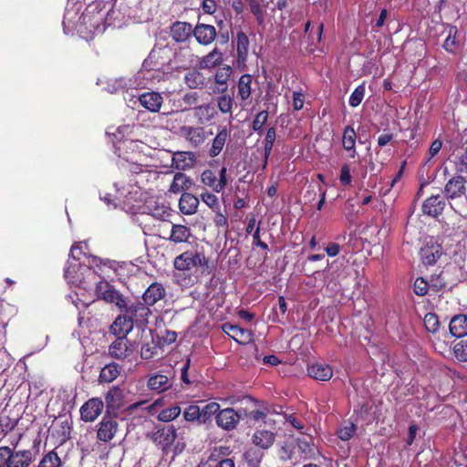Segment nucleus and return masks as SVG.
Segmentation results:
<instances>
[{"mask_svg":"<svg viewBox=\"0 0 467 467\" xmlns=\"http://www.w3.org/2000/svg\"><path fill=\"white\" fill-rule=\"evenodd\" d=\"M76 266H79V264L72 259L69 268L66 272V281L71 287L83 289L98 299L115 304L121 310L127 307V301L122 295L97 271L91 267H83L82 275L85 277L80 278L73 275Z\"/></svg>","mask_w":467,"mask_h":467,"instance_id":"obj_1","label":"nucleus"},{"mask_svg":"<svg viewBox=\"0 0 467 467\" xmlns=\"http://www.w3.org/2000/svg\"><path fill=\"white\" fill-rule=\"evenodd\" d=\"M106 12L104 8L100 6V4H94L88 5L85 12L78 16V21H75L78 13L67 9L64 15V30L76 29L78 33H84L86 30L88 33H102L107 24L105 23Z\"/></svg>","mask_w":467,"mask_h":467,"instance_id":"obj_2","label":"nucleus"},{"mask_svg":"<svg viewBox=\"0 0 467 467\" xmlns=\"http://www.w3.org/2000/svg\"><path fill=\"white\" fill-rule=\"evenodd\" d=\"M126 314L119 316L110 327V331L118 337L126 338L127 334L132 329L134 321H146L147 317L150 314L148 306L141 303L128 305Z\"/></svg>","mask_w":467,"mask_h":467,"instance_id":"obj_3","label":"nucleus"},{"mask_svg":"<svg viewBox=\"0 0 467 467\" xmlns=\"http://www.w3.org/2000/svg\"><path fill=\"white\" fill-rule=\"evenodd\" d=\"M161 49H153L142 64V68L136 74L139 78L138 86L153 85L164 78L165 74L161 71L164 62H160Z\"/></svg>","mask_w":467,"mask_h":467,"instance_id":"obj_4","label":"nucleus"},{"mask_svg":"<svg viewBox=\"0 0 467 467\" xmlns=\"http://www.w3.org/2000/svg\"><path fill=\"white\" fill-rule=\"evenodd\" d=\"M34 462L31 450H14L7 446L0 447V467H29Z\"/></svg>","mask_w":467,"mask_h":467,"instance_id":"obj_5","label":"nucleus"},{"mask_svg":"<svg viewBox=\"0 0 467 467\" xmlns=\"http://www.w3.org/2000/svg\"><path fill=\"white\" fill-rule=\"evenodd\" d=\"M173 264L177 270L186 271L197 266H205L207 260L202 253L186 251L176 256Z\"/></svg>","mask_w":467,"mask_h":467,"instance_id":"obj_6","label":"nucleus"},{"mask_svg":"<svg viewBox=\"0 0 467 467\" xmlns=\"http://www.w3.org/2000/svg\"><path fill=\"white\" fill-rule=\"evenodd\" d=\"M134 129L133 126L130 125H123L119 126L116 132L113 133V136L115 138V147L117 150H120L122 148L131 149L134 150L135 148H138L139 146V140H134L132 139L126 138L129 136L132 130Z\"/></svg>","mask_w":467,"mask_h":467,"instance_id":"obj_7","label":"nucleus"},{"mask_svg":"<svg viewBox=\"0 0 467 467\" xmlns=\"http://www.w3.org/2000/svg\"><path fill=\"white\" fill-rule=\"evenodd\" d=\"M222 329L239 344H248L253 340V333L248 329L239 327L237 325L225 323L222 326Z\"/></svg>","mask_w":467,"mask_h":467,"instance_id":"obj_8","label":"nucleus"},{"mask_svg":"<svg viewBox=\"0 0 467 467\" xmlns=\"http://www.w3.org/2000/svg\"><path fill=\"white\" fill-rule=\"evenodd\" d=\"M104 404L99 398L88 400L80 409L81 419L85 421H94L101 413Z\"/></svg>","mask_w":467,"mask_h":467,"instance_id":"obj_9","label":"nucleus"},{"mask_svg":"<svg viewBox=\"0 0 467 467\" xmlns=\"http://www.w3.org/2000/svg\"><path fill=\"white\" fill-rule=\"evenodd\" d=\"M118 431V423L110 417H103L99 424L98 439L101 441L108 442L113 439Z\"/></svg>","mask_w":467,"mask_h":467,"instance_id":"obj_10","label":"nucleus"},{"mask_svg":"<svg viewBox=\"0 0 467 467\" xmlns=\"http://www.w3.org/2000/svg\"><path fill=\"white\" fill-rule=\"evenodd\" d=\"M180 135L193 146H199L205 140V131L202 127L182 126Z\"/></svg>","mask_w":467,"mask_h":467,"instance_id":"obj_11","label":"nucleus"},{"mask_svg":"<svg viewBox=\"0 0 467 467\" xmlns=\"http://www.w3.org/2000/svg\"><path fill=\"white\" fill-rule=\"evenodd\" d=\"M420 254L423 263L426 265H433L442 254V249L440 244L431 239L426 245L421 248Z\"/></svg>","mask_w":467,"mask_h":467,"instance_id":"obj_12","label":"nucleus"},{"mask_svg":"<svg viewBox=\"0 0 467 467\" xmlns=\"http://www.w3.org/2000/svg\"><path fill=\"white\" fill-rule=\"evenodd\" d=\"M72 259L76 260L79 264V266H76L75 270H73V275L76 276H79L80 278L85 277L84 275H82L83 267H89V266L86 265L85 259H87V256L84 253H82L81 247L79 244L72 245L65 272H67V270L69 268L70 261ZM64 276L66 277V273H64Z\"/></svg>","mask_w":467,"mask_h":467,"instance_id":"obj_13","label":"nucleus"},{"mask_svg":"<svg viewBox=\"0 0 467 467\" xmlns=\"http://www.w3.org/2000/svg\"><path fill=\"white\" fill-rule=\"evenodd\" d=\"M172 386L171 378L166 374H151L147 381V387L150 390L156 392H164Z\"/></svg>","mask_w":467,"mask_h":467,"instance_id":"obj_14","label":"nucleus"},{"mask_svg":"<svg viewBox=\"0 0 467 467\" xmlns=\"http://www.w3.org/2000/svg\"><path fill=\"white\" fill-rule=\"evenodd\" d=\"M445 207V201L441 195H432L428 198L422 204V212L424 214L437 217L441 214Z\"/></svg>","mask_w":467,"mask_h":467,"instance_id":"obj_15","label":"nucleus"},{"mask_svg":"<svg viewBox=\"0 0 467 467\" xmlns=\"http://www.w3.org/2000/svg\"><path fill=\"white\" fill-rule=\"evenodd\" d=\"M140 104L151 112H158L162 105L163 99L157 92H145L139 96Z\"/></svg>","mask_w":467,"mask_h":467,"instance_id":"obj_16","label":"nucleus"},{"mask_svg":"<svg viewBox=\"0 0 467 467\" xmlns=\"http://www.w3.org/2000/svg\"><path fill=\"white\" fill-rule=\"evenodd\" d=\"M196 40L202 45L211 44L216 36V29L213 26L199 24L193 30Z\"/></svg>","mask_w":467,"mask_h":467,"instance_id":"obj_17","label":"nucleus"},{"mask_svg":"<svg viewBox=\"0 0 467 467\" xmlns=\"http://www.w3.org/2000/svg\"><path fill=\"white\" fill-rule=\"evenodd\" d=\"M225 451L224 448L213 450L206 462L207 467H235L232 458L224 457Z\"/></svg>","mask_w":467,"mask_h":467,"instance_id":"obj_18","label":"nucleus"},{"mask_svg":"<svg viewBox=\"0 0 467 467\" xmlns=\"http://www.w3.org/2000/svg\"><path fill=\"white\" fill-rule=\"evenodd\" d=\"M239 419L238 413L234 409H225L219 411L216 416V422L220 427L231 430L235 427Z\"/></svg>","mask_w":467,"mask_h":467,"instance_id":"obj_19","label":"nucleus"},{"mask_svg":"<svg viewBox=\"0 0 467 467\" xmlns=\"http://www.w3.org/2000/svg\"><path fill=\"white\" fill-rule=\"evenodd\" d=\"M239 64H245L249 53V38L243 31H238L234 39Z\"/></svg>","mask_w":467,"mask_h":467,"instance_id":"obj_20","label":"nucleus"},{"mask_svg":"<svg viewBox=\"0 0 467 467\" xmlns=\"http://www.w3.org/2000/svg\"><path fill=\"white\" fill-rule=\"evenodd\" d=\"M308 375L317 379L327 381L333 376V370L330 366L325 363H315L307 368Z\"/></svg>","mask_w":467,"mask_h":467,"instance_id":"obj_21","label":"nucleus"},{"mask_svg":"<svg viewBox=\"0 0 467 467\" xmlns=\"http://www.w3.org/2000/svg\"><path fill=\"white\" fill-rule=\"evenodd\" d=\"M109 351L111 357L118 359H124L131 354L132 349L128 346V340L126 338L118 337L111 343Z\"/></svg>","mask_w":467,"mask_h":467,"instance_id":"obj_22","label":"nucleus"},{"mask_svg":"<svg viewBox=\"0 0 467 467\" xmlns=\"http://www.w3.org/2000/svg\"><path fill=\"white\" fill-rule=\"evenodd\" d=\"M199 199L192 193L184 192L179 201V208L182 213L192 215L197 212Z\"/></svg>","mask_w":467,"mask_h":467,"instance_id":"obj_23","label":"nucleus"},{"mask_svg":"<svg viewBox=\"0 0 467 467\" xmlns=\"http://www.w3.org/2000/svg\"><path fill=\"white\" fill-rule=\"evenodd\" d=\"M275 434L267 430H256L252 437L253 443L264 450L270 448L275 441Z\"/></svg>","mask_w":467,"mask_h":467,"instance_id":"obj_24","label":"nucleus"},{"mask_svg":"<svg viewBox=\"0 0 467 467\" xmlns=\"http://www.w3.org/2000/svg\"><path fill=\"white\" fill-rule=\"evenodd\" d=\"M165 296L164 287L158 283L151 284L144 292L142 298L146 305L153 306Z\"/></svg>","mask_w":467,"mask_h":467,"instance_id":"obj_25","label":"nucleus"},{"mask_svg":"<svg viewBox=\"0 0 467 467\" xmlns=\"http://www.w3.org/2000/svg\"><path fill=\"white\" fill-rule=\"evenodd\" d=\"M464 179L462 176L451 178L445 185V193L448 198L454 199L464 194Z\"/></svg>","mask_w":467,"mask_h":467,"instance_id":"obj_26","label":"nucleus"},{"mask_svg":"<svg viewBox=\"0 0 467 467\" xmlns=\"http://www.w3.org/2000/svg\"><path fill=\"white\" fill-rule=\"evenodd\" d=\"M139 78L135 76L134 79L118 78L113 79L108 84V90L110 93L118 92L123 89L145 88L144 86H138Z\"/></svg>","mask_w":467,"mask_h":467,"instance_id":"obj_27","label":"nucleus"},{"mask_svg":"<svg viewBox=\"0 0 467 467\" xmlns=\"http://www.w3.org/2000/svg\"><path fill=\"white\" fill-rule=\"evenodd\" d=\"M215 114V109L211 104H203L193 108V116L200 124L211 121Z\"/></svg>","mask_w":467,"mask_h":467,"instance_id":"obj_28","label":"nucleus"},{"mask_svg":"<svg viewBox=\"0 0 467 467\" xmlns=\"http://www.w3.org/2000/svg\"><path fill=\"white\" fill-rule=\"evenodd\" d=\"M450 332L455 337H462L467 335V317L459 315L451 318L450 322Z\"/></svg>","mask_w":467,"mask_h":467,"instance_id":"obj_29","label":"nucleus"},{"mask_svg":"<svg viewBox=\"0 0 467 467\" xmlns=\"http://www.w3.org/2000/svg\"><path fill=\"white\" fill-rule=\"evenodd\" d=\"M356 131L353 127L348 126L345 128L342 138V145L344 150L349 151V157L356 156Z\"/></svg>","mask_w":467,"mask_h":467,"instance_id":"obj_30","label":"nucleus"},{"mask_svg":"<svg viewBox=\"0 0 467 467\" xmlns=\"http://www.w3.org/2000/svg\"><path fill=\"white\" fill-rule=\"evenodd\" d=\"M191 185V179L184 173L178 172L173 177V181L170 186L169 192L177 194L190 189Z\"/></svg>","mask_w":467,"mask_h":467,"instance_id":"obj_31","label":"nucleus"},{"mask_svg":"<svg viewBox=\"0 0 467 467\" xmlns=\"http://www.w3.org/2000/svg\"><path fill=\"white\" fill-rule=\"evenodd\" d=\"M180 67L182 68H188L199 62V57L195 56L190 48H182L175 57Z\"/></svg>","mask_w":467,"mask_h":467,"instance_id":"obj_32","label":"nucleus"},{"mask_svg":"<svg viewBox=\"0 0 467 467\" xmlns=\"http://www.w3.org/2000/svg\"><path fill=\"white\" fill-rule=\"evenodd\" d=\"M192 161L193 160L191 153L179 151L172 156L171 167L176 170L183 171L192 167Z\"/></svg>","mask_w":467,"mask_h":467,"instance_id":"obj_33","label":"nucleus"},{"mask_svg":"<svg viewBox=\"0 0 467 467\" xmlns=\"http://www.w3.org/2000/svg\"><path fill=\"white\" fill-rule=\"evenodd\" d=\"M222 61L223 54L217 48H214L206 56L199 58L198 64L201 68H212L220 65Z\"/></svg>","mask_w":467,"mask_h":467,"instance_id":"obj_34","label":"nucleus"},{"mask_svg":"<svg viewBox=\"0 0 467 467\" xmlns=\"http://www.w3.org/2000/svg\"><path fill=\"white\" fill-rule=\"evenodd\" d=\"M183 79L185 85L191 89L201 88L205 83V78L196 69L187 72L184 75Z\"/></svg>","mask_w":467,"mask_h":467,"instance_id":"obj_35","label":"nucleus"},{"mask_svg":"<svg viewBox=\"0 0 467 467\" xmlns=\"http://www.w3.org/2000/svg\"><path fill=\"white\" fill-rule=\"evenodd\" d=\"M191 30L189 24L177 22L171 27V36L177 42H182L190 36Z\"/></svg>","mask_w":467,"mask_h":467,"instance_id":"obj_36","label":"nucleus"},{"mask_svg":"<svg viewBox=\"0 0 467 467\" xmlns=\"http://www.w3.org/2000/svg\"><path fill=\"white\" fill-rule=\"evenodd\" d=\"M229 136V132L226 128L222 129L213 139L212 147L210 149V156L216 157L223 150L225 141Z\"/></svg>","mask_w":467,"mask_h":467,"instance_id":"obj_37","label":"nucleus"},{"mask_svg":"<svg viewBox=\"0 0 467 467\" xmlns=\"http://www.w3.org/2000/svg\"><path fill=\"white\" fill-rule=\"evenodd\" d=\"M191 237V231L182 224H173L170 239L174 243L187 242Z\"/></svg>","mask_w":467,"mask_h":467,"instance_id":"obj_38","label":"nucleus"},{"mask_svg":"<svg viewBox=\"0 0 467 467\" xmlns=\"http://www.w3.org/2000/svg\"><path fill=\"white\" fill-rule=\"evenodd\" d=\"M119 375V369L117 364L110 363L106 365L100 371L99 381L104 383H109L115 380Z\"/></svg>","mask_w":467,"mask_h":467,"instance_id":"obj_39","label":"nucleus"},{"mask_svg":"<svg viewBox=\"0 0 467 467\" xmlns=\"http://www.w3.org/2000/svg\"><path fill=\"white\" fill-rule=\"evenodd\" d=\"M201 182L215 192H222V185L218 182L216 174L211 170H205L201 174Z\"/></svg>","mask_w":467,"mask_h":467,"instance_id":"obj_40","label":"nucleus"},{"mask_svg":"<svg viewBox=\"0 0 467 467\" xmlns=\"http://www.w3.org/2000/svg\"><path fill=\"white\" fill-rule=\"evenodd\" d=\"M62 460L56 451L47 452L40 460L37 467H61Z\"/></svg>","mask_w":467,"mask_h":467,"instance_id":"obj_41","label":"nucleus"},{"mask_svg":"<svg viewBox=\"0 0 467 467\" xmlns=\"http://www.w3.org/2000/svg\"><path fill=\"white\" fill-rule=\"evenodd\" d=\"M252 77L250 75H243L238 81V95L242 100H246L251 95Z\"/></svg>","mask_w":467,"mask_h":467,"instance_id":"obj_42","label":"nucleus"},{"mask_svg":"<svg viewBox=\"0 0 467 467\" xmlns=\"http://www.w3.org/2000/svg\"><path fill=\"white\" fill-rule=\"evenodd\" d=\"M122 399V391L119 388L112 387L105 396V401L108 408H117L119 406Z\"/></svg>","mask_w":467,"mask_h":467,"instance_id":"obj_43","label":"nucleus"},{"mask_svg":"<svg viewBox=\"0 0 467 467\" xmlns=\"http://www.w3.org/2000/svg\"><path fill=\"white\" fill-rule=\"evenodd\" d=\"M275 138H276V131H275V128H269L267 130V132H266V135H265V146H264V150H265V161H264V168H265L266 164H267V160L272 152V149H273V146H274V143L275 141Z\"/></svg>","mask_w":467,"mask_h":467,"instance_id":"obj_44","label":"nucleus"},{"mask_svg":"<svg viewBox=\"0 0 467 467\" xmlns=\"http://www.w3.org/2000/svg\"><path fill=\"white\" fill-rule=\"evenodd\" d=\"M114 187L116 188V194L112 196L110 193H106L104 196H100V199L104 201L108 205L112 204L113 206H116V200H120L121 198H127L128 192L124 186H121V188H119V184L116 182L114 183Z\"/></svg>","mask_w":467,"mask_h":467,"instance_id":"obj_45","label":"nucleus"},{"mask_svg":"<svg viewBox=\"0 0 467 467\" xmlns=\"http://www.w3.org/2000/svg\"><path fill=\"white\" fill-rule=\"evenodd\" d=\"M147 209L149 210V213H151L154 217L161 220H165L170 216V209L164 204L154 202V205H151V202H149Z\"/></svg>","mask_w":467,"mask_h":467,"instance_id":"obj_46","label":"nucleus"},{"mask_svg":"<svg viewBox=\"0 0 467 467\" xmlns=\"http://www.w3.org/2000/svg\"><path fill=\"white\" fill-rule=\"evenodd\" d=\"M177 437V431L173 427L163 428L157 434V440L164 445L171 444Z\"/></svg>","mask_w":467,"mask_h":467,"instance_id":"obj_47","label":"nucleus"},{"mask_svg":"<svg viewBox=\"0 0 467 467\" xmlns=\"http://www.w3.org/2000/svg\"><path fill=\"white\" fill-rule=\"evenodd\" d=\"M220 410V406L216 402H209L201 408V422H205L212 416L217 413Z\"/></svg>","mask_w":467,"mask_h":467,"instance_id":"obj_48","label":"nucleus"},{"mask_svg":"<svg viewBox=\"0 0 467 467\" xmlns=\"http://www.w3.org/2000/svg\"><path fill=\"white\" fill-rule=\"evenodd\" d=\"M181 413V408L179 406H172L162 410L159 415L158 420L161 421L168 422L176 419Z\"/></svg>","mask_w":467,"mask_h":467,"instance_id":"obj_49","label":"nucleus"},{"mask_svg":"<svg viewBox=\"0 0 467 467\" xmlns=\"http://www.w3.org/2000/svg\"><path fill=\"white\" fill-rule=\"evenodd\" d=\"M262 457L263 453L253 448L248 449L244 454V458L249 467H256L260 463Z\"/></svg>","mask_w":467,"mask_h":467,"instance_id":"obj_50","label":"nucleus"},{"mask_svg":"<svg viewBox=\"0 0 467 467\" xmlns=\"http://www.w3.org/2000/svg\"><path fill=\"white\" fill-rule=\"evenodd\" d=\"M295 444L293 440H288L284 442L278 451V456L282 461L292 460L294 453Z\"/></svg>","mask_w":467,"mask_h":467,"instance_id":"obj_51","label":"nucleus"},{"mask_svg":"<svg viewBox=\"0 0 467 467\" xmlns=\"http://www.w3.org/2000/svg\"><path fill=\"white\" fill-rule=\"evenodd\" d=\"M365 96V85L360 84L358 85L354 91L351 93L349 97V105L351 107H358L363 100Z\"/></svg>","mask_w":467,"mask_h":467,"instance_id":"obj_52","label":"nucleus"},{"mask_svg":"<svg viewBox=\"0 0 467 467\" xmlns=\"http://www.w3.org/2000/svg\"><path fill=\"white\" fill-rule=\"evenodd\" d=\"M424 326L429 332L435 333L440 327L438 317L434 313H428L423 319Z\"/></svg>","mask_w":467,"mask_h":467,"instance_id":"obj_53","label":"nucleus"},{"mask_svg":"<svg viewBox=\"0 0 467 467\" xmlns=\"http://www.w3.org/2000/svg\"><path fill=\"white\" fill-rule=\"evenodd\" d=\"M458 33L456 26H450L448 29V36L443 43V47L447 51H452L456 46V35Z\"/></svg>","mask_w":467,"mask_h":467,"instance_id":"obj_54","label":"nucleus"},{"mask_svg":"<svg viewBox=\"0 0 467 467\" xmlns=\"http://www.w3.org/2000/svg\"><path fill=\"white\" fill-rule=\"evenodd\" d=\"M201 407L197 405H191L185 409L183 417L187 421L198 420L201 422Z\"/></svg>","mask_w":467,"mask_h":467,"instance_id":"obj_55","label":"nucleus"},{"mask_svg":"<svg viewBox=\"0 0 467 467\" xmlns=\"http://www.w3.org/2000/svg\"><path fill=\"white\" fill-rule=\"evenodd\" d=\"M356 432V425L354 423H348L342 426L337 431V436L340 440L346 441L352 438L354 433Z\"/></svg>","mask_w":467,"mask_h":467,"instance_id":"obj_56","label":"nucleus"},{"mask_svg":"<svg viewBox=\"0 0 467 467\" xmlns=\"http://www.w3.org/2000/svg\"><path fill=\"white\" fill-rule=\"evenodd\" d=\"M217 105L222 113H231L233 108V99L230 96L223 95L217 99Z\"/></svg>","mask_w":467,"mask_h":467,"instance_id":"obj_57","label":"nucleus"},{"mask_svg":"<svg viewBox=\"0 0 467 467\" xmlns=\"http://www.w3.org/2000/svg\"><path fill=\"white\" fill-rule=\"evenodd\" d=\"M454 355L460 361H467V340H462L453 348Z\"/></svg>","mask_w":467,"mask_h":467,"instance_id":"obj_58","label":"nucleus"},{"mask_svg":"<svg viewBox=\"0 0 467 467\" xmlns=\"http://www.w3.org/2000/svg\"><path fill=\"white\" fill-rule=\"evenodd\" d=\"M105 8V6L103 7ZM104 11L106 12V16H105V23L107 24V26H112L115 24L116 21H119L120 20V12L119 9L116 8V5H114L111 9L109 10H106L104 9Z\"/></svg>","mask_w":467,"mask_h":467,"instance_id":"obj_59","label":"nucleus"},{"mask_svg":"<svg viewBox=\"0 0 467 467\" xmlns=\"http://www.w3.org/2000/svg\"><path fill=\"white\" fill-rule=\"evenodd\" d=\"M268 119V112L266 110L260 111L253 121V130L260 131Z\"/></svg>","mask_w":467,"mask_h":467,"instance_id":"obj_60","label":"nucleus"},{"mask_svg":"<svg viewBox=\"0 0 467 467\" xmlns=\"http://www.w3.org/2000/svg\"><path fill=\"white\" fill-rule=\"evenodd\" d=\"M202 201L212 209L219 208L218 198L212 192H205L201 194Z\"/></svg>","mask_w":467,"mask_h":467,"instance_id":"obj_61","label":"nucleus"},{"mask_svg":"<svg viewBox=\"0 0 467 467\" xmlns=\"http://www.w3.org/2000/svg\"><path fill=\"white\" fill-rule=\"evenodd\" d=\"M445 254H449L457 264L463 260V250L460 244H457L453 250L447 249Z\"/></svg>","mask_w":467,"mask_h":467,"instance_id":"obj_62","label":"nucleus"},{"mask_svg":"<svg viewBox=\"0 0 467 467\" xmlns=\"http://www.w3.org/2000/svg\"><path fill=\"white\" fill-rule=\"evenodd\" d=\"M428 284L423 278H417L414 282V291L418 296H424L428 293Z\"/></svg>","mask_w":467,"mask_h":467,"instance_id":"obj_63","label":"nucleus"},{"mask_svg":"<svg viewBox=\"0 0 467 467\" xmlns=\"http://www.w3.org/2000/svg\"><path fill=\"white\" fill-rule=\"evenodd\" d=\"M339 181L343 185H350L352 182V177L350 174V169L348 165L344 164L341 167Z\"/></svg>","mask_w":467,"mask_h":467,"instance_id":"obj_64","label":"nucleus"}]
</instances>
